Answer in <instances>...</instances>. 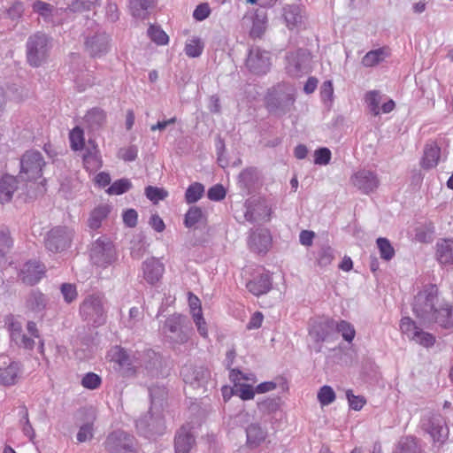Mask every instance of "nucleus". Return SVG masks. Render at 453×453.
I'll return each mask as SVG.
<instances>
[{"mask_svg":"<svg viewBox=\"0 0 453 453\" xmlns=\"http://www.w3.org/2000/svg\"><path fill=\"white\" fill-rule=\"evenodd\" d=\"M382 99V95L378 90L368 91L365 96V102L369 108L370 111L378 116L380 114V104Z\"/></svg>","mask_w":453,"mask_h":453,"instance_id":"a19ab883","label":"nucleus"},{"mask_svg":"<svg viewBox=\"0 0 453 453\" xmlns=\"http://www.w3.org/2000/svg\"><path fill=\"white\" fill-rule=\"evenodd\" d=\"M389 52L387 48H380L377 50H370L362 58V64L366 67L374 66L382 62Z\"/></svg>","mask_w":453,"mask_h":453,"instance_id":"c9c22d12","label":"nucleus"},{"mask_svg":"<svg viewBox=\"0 0 453 453\" xmlns=\"http://www.w3.org/2000/svg\"><path fill=\"white\" fill-rule=\"evenodd\" d=\"M148 35L158 45H165L168 43L169 37L164 30L157 26H150L148 29Z\"/></svg>","mask_w":453,"mask_h":453,"instance_id":"603ef678","label":"nucleus"},{"mask_svg":"<svg viewBox=\"0 0 453 453\" xmlns=\"http://www.w3.org/2000/svg\"><path fill=\"white\" fill-rule=\"evenodd\" d=\"M196 444L193 427L189 425L182 426L175 435V453H189Z\"/></svg>","mask_w":453,"mask_h":453,"instance_id":"f3484780","label":"nucleus"},{"mask_svg":"<svg viewBox=\"0 0 453 453\" xmlns=\"http://www.w3.org/2000/svg\"><path fill=\"white\" fill-rule=\"evenodd\" d=\"M318 265L320 267H326L334 259V250L330 246H323L318 251L317 257Z\"/></svg>","mask_w":453,"mask_h":453,"instance_id":"49530a36","label":"nucleus"},{"mask_svg":"<svg viewBox=\"0 0 453 453\" xmlns=\"http://www.w3.org/2000/svg\"><path fill=\"white\" fill-rule=\"evenodd\" d=\"M204 192V187L199 182L192 183L185 193V199L188 203L197 202Z\"/></svg>","mask_w":453,"mask_h":453,"instance_id":"8fccbe9b","label":"nucleus"},{"mask_svg":"<svg viewBox=\"0 0 453 453\" xmlns=\"http://www.w3.org/2000/svg\"><path fill=\"white\" fill-rule=\"evenodd\" d=\"M400 330L409 340L416 343L429 348L435 342L434 336L427 332H425L409 317H404L400 321Z\"/></svg>","mask_w":453,"mask_h":453,"instance_id":"9d476101","label":"nucleus"},{"mask_svg":"<svg viewBox=\"0 0 453 453\" xmlns=\"http://www.w3.org/2000/svg\"><path fill=\"white\" fill-rule=\"evenodd\" d=\"M270 217V209L265 203H259L256 208L249 206L245 212V219L248 221L264 220L267 221Z\"/></svg>","mask_w":453,"mask_h":453,"instance_id":"f704fd0d","label":"nucleus"},{"mask_svg":"<svg viewBox=\"0 0 453 453\" xmlns=\"http://www.w3.org/2000/svg\"><path fill=\"white\" fill-rule=\"evenodd\" d=\"M376 244L380 251V256L383 260L389 261L395 256V249L390 242L384 237H379Z\"/></svg>","mask_w":453,"mask_h":453,"instance_id":"c03bdc74","label":"nucleus"},{"mask_svg":"<svg viewBox=\"0 0 453 453\" xmlns=\"http://www.w3.org/2000/svg\"><path fill=\"white\" fill-rule=\"evenodd\" d=\"M334 328H336L346 342H351L354 340L356 330L351 323L346 320H341L339 322H335Z\"/></svg>","mask_w":453,"mask_h":453,"instance_id":"de8ad7c7","label":"nucleus"},{"mask_svg":"<svg viewBox=\"0 0 453 453\" xmlns=\"http://www.w3.org/2000/svg\"><path fill=\"white\" fill-rule=\"evenodd\" d=\"M45 165L41 152L37 150L27 151L20 159L19 178L27 182L40 180V183L42 184L45 181V179L42 178V168Z\"/></svg>","mask_w":453,"mask_h":453,"instance_id":"39448f33","label":"nucleus"},{"mask_svg":"<svg viewBox=\"0 0 453 453\" xmlns=\"http://www.w3.org/2000/svg\"><path fill=\"white\" fill-rule=\"evenodd\" d=\"M318 400L322 406H326L335 400V393L329 386H323L318 392Z\"/></svg>","mask_w":453,"mask_h":453,"instance_id":"4d7b16f0","label":"nucleus"},{"mask_svg":"<svg viewBox=\"0 0 453 453\" xmlns=\"http://www.w3.org/2000/svg\"><path fill=\"white\" fill-rule=\"evenodd\" d=\"M335 321L332 319H323L312 324L309 330L310 336L317 342L327 341L334 329Z\"/></svg>","mask_w":453,"mask_h":453,"instance_id":"412c9836","label":"nucleus"},{"mask_svg":"<svg viewBox=\"0 0 453 453\" xmlns=\"http://www.w3.org/2000/svg\"><path fill=\"white\" fill-rule=\"evenodd\" d=\"M26 46L27 62L30 65L37 67L47 60L51 41L47 35L38 32L28 37Z\"/></svg>","mask_w":453,"mask_h":453,"instance_id":"20e7f679","label":"nucleus"},{"mask_svg":"<svg viewBox=\"0 0 453 453\" xmlns=\"http://www.w3.org/2000/svg\"><path fill=\"white\" fill-rule=\"evenodd\" d=\"M257 179V171L255 168H247L239 174V182L244 188H250Z\"/></svg>","mask_w":453,"mask_h":453,"instance_id":"5fc2aeb1","label":"nucleus"},{"mask_svg":"<svg viewBox=\"0 0 453 453\" xmlns=\"http://www.w3.org/2000/svg\"><path fill=\"white\" fill-rule=\"evenodd\" d=\"M156 422H157V418H153V414L150 413L149 416L136 421V427L141 433L146 434L147 429L150 430V426H154Z\"/></svg>","mask_w":453,"mask_h":453,"instance_id":"e2e57ef3","label":"nucleus"},{"mask_svg":"<svg viewBox=\"0 0 453 453\" xmlns=\"http://www.w3.org/2000/svg\"><path fill=\"white\" fill-rule=\"evenodd\" d=\"M69 140L72 150H81L85 145L83 130L79 127L73 128L69 134Z\"/></svg>","mask_w":453,"mask_h":453,"instance_id":"a18cd8bd","label":"nucleus"},{"mask_svg":"<svg viewBox=\"0 0 453 453\" xmlns=\"http://www.w3.org/2000/svg\"><path fill=\"white\" fill-rule=\"evenodd\" d=\"M81 319L93 326H100L106 322L104 297L101 294H92L84 298L80 305Z\"/></svg>","mask_w":453,"mask_h":453,"instance_id":"7ed1b4c3","label":"nucleus"},{"mask_svg":"<svg viewBox=\"0 0 453 453\" xmlns=\"http://www.w3.org/2000/svg\"><path fill=\"white\" fill-rule=\"evenodd\" d=\"M111 211V206L107 203L100 204L90 213L88 219V226L93 229H98L104 219L107 218Z\"/></svg>","mask_w":453,"mask_h":453,"instance_id":"72a5a7b5","label":"nucleus"},{"mask_svg":"<svg viewBox=\"0 0 453 453\" xmlns=\"http://www.w3.org/2000/svg\"><path fill=\"white\" fill-rule=\"evenodd\" d=\"M185 383L194 388L203 386L210 377V372L204 367L184 366L180 372Z\"/></svg>","mask_w":453,"mask_h":453,"instance_id":"a211bd4d","label":"nucleus"},{"mask_svg":"<svg viewBox=\"0 0 453 453\" xmlns=\"http://www.w3.org/2000/svg\"><path fill=\"white\" fill-rule=\"evenodd\" d=\"M22 373L20 363L8 357H0V385L10 387L15 385Z\"/></svg>","mask_w":453,"mask_h":453,"instance_id":"2eb2a0df","label":"nucleus"},{"mask_svg":"<svg viewBox=\"0 0 453 453\" xmlns=\"http://www.w3.org/2000/svg\"><path fill=\"white\" fill-rule=\"evenodd\" d=\"M433 315V319H427L426 324L435 323L444 328L453 326V307L448 303L441 302Z\"/></svg>","mask_w":453,"mask_h":453,"instance_id":"5701e85b","label":"nucleus"},{"mask_svg":"<svg viewBox=\"0 0 453 453\" xmlns=\"http://www.w3.org/2000/svg\"><path fill=\"white\" fill-rule=\"evenodd\" d=\"M394 453H419V450L413 437H404L399 441Z\"/></svg>","mask_w":453,"mask_h":453,"instance_id":"09e8293b","label":"nucleus"},{"mask_svg":"<svg viewBox=\"0 0 453 453\" xmlns=\"http://www.w3.org/2000/svg\"><path fill=\"white\" fill-rule=\"evenodd\" d=\"M208 198L211 201H220L226 196V190L222 185L217 184L209 188Z\"/></svg>","mask_w":453,"mask_h":453,"instance_id":"69168bd1","label":"nucleus"},{"mask_svg":"<svg viewBox=\"0 0 453 453\" xmlns=\"http://www.w3.org/2000/svg\"><path fill=\"white\" fill-rule=\"evenodd\" d=\"M441 150L435 142L427 143L424 150L421 165L426 169L435 167L439 162Z\"/></svg>","mask_w":453,"mask_h":453,"instance_id":"473e14b6","label":"nucleus"},{"mask_svg":"<svg viewBox=\"0 0 453 453\" xmlns=\"http://www.w3.org/2000/svg\"><path fill=\"white\" fill-rule=\"evenodd\" d=\"M188 305L190 308L192 318L202 316L203 312L201 308V302L197 296H196L193 294H189Z\"/></svg>","mask_w":453,"mask_h":453,"instance_id":"338daca9","label":"nucleus"},{"mask_svg":"<svg viewBox=\"0 0 453 453\" xmlns=\"http://www.w3.org/2000/svg\"><path fill=\"white\" fill-rule=\"evenodd\" d=\"M19 189L18 180L12 175H4L0 179V203H9L15 191Z\"/></svg>","mask_w":453,"mask_h":453,"instance_id":"c85d7f7f","label":"nucleus"},{"mask_svg":"<svg viewBox=\"0 0 453 453\" xmlns=\"http://www.w3.org/2000/svg\"><path fill=\"white\" fill-rule=\"evenodd\" d=\"M435 259L442 267H453V238H442L436 242Z\"/></svg>","mask_w":453,"mask_h":453,"instance_id":"6ab92c4d","label":"nucleus"},{"mask_svg":"<svg viewBox=\"0 0 453 453\" xmlns=\"http://www.w3.org/2000/svg\"><path fill=\"white\" fill-rule=\"evenodd\" d=\"M271 287L272 280L268 273H263L247 283V288L255 296H260L267 293Z\"/></svg>","mask_w":453,"mask_h":453,"instance_id":"c756f323","label":"nucleus"},{"mask_svg":"<svg viewBox=\"0 0 453 453\" xmlns=\"http://www.w3.org/2000/svg\"><path fill=\"white\" fill-rule=\"evenodd\" d=\"M109 453H135L134 438L124 431H114L105 441Z\"/></svg>","mask_w":453,"mask_h":453,"instance_id":"9b49d317","label":"nucleus"},{"mask_svg":"<svg viewBox=\"0 0 453 453\" xmlns=\"http://www.w3.org/2000/svg\"><path fill=\"white\" fill-rule=\"evenodd\" d=\"M143 318L142 311L137 307H132L128 312V318L124 321L125 326L133 328Z\"/></svg>","mask_w":453,"mask_h":453,"instance_id":"680f3d73","label":"nucleus"},{"mask_svg":"<svg viewBox=\"0 0 453 453\" xmlns=\"http://www.w3.org/2000/svg\"><path fill=\"white\" fill-rule=\"evenodd\" d=\"M12 245V241L9 233L6 230H0V269L4 268L7 264L5 254Z\"/></svg>","mask_w":453,"mask_h":453,"instance_id":"79ce46f5","label":"nucleus"},{"mask_svg":"<svg viewBox=\"0 0 453 453\" xmlns=\"http://www.w3.org/2000/svg\"><path fill=\"white\" fill-rule=\"evenodd\" d=\"M73 231L65 226L52 228L45 238V247L50 252H61L71 243Z\"/></svg>","mask_w":453,"mask_h":453,"instance_id":"ddd939ff","label":"nucleus"},{"mask_svg":"<svg viewBox=\"0 0 453 453\" xmlns=\"http://www.w3.org/2000/svg\"><path fill=\"white\" fill-rule=\"evenodd\" d=\"M421 426L433 438L434 441H441L448 436V428L443 418L440 415H433L423 418Z\"/></svg>","mask_w":453,"mask_h":453,"instance_id":"dca6fc26","label":"nucleus"},{"mask_svg":"<svg viewBox=\"0 0 453 453\" xmlns=\"http://www.w3.org/2000/svg\"><path fill=\"white\" fill-rule=\"evenodd\" d=\"M47 297L41 292L33 291L27 300V307L35 312L42 311L47 305Z\"/></svg>","mask_w":453,"mask_h":453,"instance_id":"ea45409f","label":"nucleus"},{"mask_svg":"<svg viewBox=\"0 0 453 453\" xmlns=\"http://www.w3.org/2000/svg\"><path fill=\"white\" fill-rule=\"evenodd\" d=\"M108 358L118 365L115 368L125 376L134 374L141 366L140 362L134 356H131L119 346H114L109 350Z\"/></svg>","mask_w":453,"mask_h":453,"instance_id":"6e6552de","label":"nucleus"},{"mask_svg":"<svg viewBox=\"0 0 453 453\" xmlns=\"http://www.w3.org/2000/svg\"><path fill=\"white\" fill-rule=\"evenodd\" d=\"M160 334L169 344L182 345L189 340L191 328L188 325L186 317L175 313L165 319L160 327Z\"/></svg>","mask_w":453,"mask_h":453,"instance_id":"f03ea898","label":"nucleus"},{"mask_svg":"<svg viewBox=\"0 0 453 453\" xmlns=\"http://www.w3.org/2000/svg\"><path fill=\"white\" fill-rule=\"evenodd\" d=\"M245 65L250 73L264 75L271 68V54L259 47H252L249 51Z\"/></svg>","mask_w":453,"mask_h":453,"instance_id":"1a4fd4ad","label":"nucleus"},{"mask_svg":"<svg viewBox=\"0 0 453 453\" xmlns=\"http://www.w3.org/2000/svg\"><path fill=\"white\" fill-rule=\"evenodd\" d=\"M268 436L265 426L259 423H251L246 428L247 446L250 449H257L264 443Z\"/></svg>","mask_w":453,"mask_h":453,"instance_id":"b1692460","label":"nucleus"},{"mask_svg":"<svg viewBox=\"0 0 453 453\" xmlns=\"http://www.w3.org/2000/svg\"><path fill=\"white\" fill-rule=\"evenodd\" d=\"M286 26L290 30H300L305 27V12L298 5H288L283 9Z\"/></svg>","mask_w":453,"mask_h":453,"instance_id":"aec40b11","label":"nucleus"},{"mask_svg":"<svg viewBox=\"0 0 453 453\" xmlns=\"http://www.w3.org/2000/svg\"><path fill=\"white\" fill-rule=\"evenodd\" d=\"M350 182L365 195L373 193L380 184L378 174L374 171L366 168L355 172L350 177Z\"/></svg>","mask_w":453,"mask_h":453,"instance_id":"f8f14e48","label":"nucleus"},{"mask_svg":"<svg viewBox=\"0 0 453 453\" xmlns=\"http://www.w3.org/2000/svg\"><path fill=\"white\" fill-rule=\"evenodd\" d=\"M101 382V377L94 372L86 373L81 380V385L90 390L98 388Z\"/></svg>","mask_w":453,"mask_h":453,"instance_id":"bf43d9fd","label":"nucleus"},{"mask_svg":"<svg viewBox=\"0 0 453 453\" xmlns=\"http://www.w3.org/2000/svg\"><path fill=\"white\" fill-rule=\"evenodd\" d=\"M43 273L44 266L37 261L26 263L20 271L23 282L29 285L37 283L42 279Z\"/></svg>","mask_w":453,"mask_h":453,"instance_id":"a878e982","label":"nucleus"},{"mask_svg":"<svg viewBox=\"0 0 453 453\" xmlns=\"http://www.w3.org/2000/svg\"><path fill=\"white\" fill-rule=\"evenodd\" d=\"M267 19L264 11H257L252 19L250 35L253 37H260L266 29Z\"/></svg>","mask_w":453,"mask_h":453,"instance_id":"4c0bfd02","label":"nucleus"},{"mask_svg":"<svg viewBox=\"0 0 453 453\" xmlns=\"http://www.w3.org/2000/svg\"><path fill=\"white\" fill-rule=\"evenodd\" d=\"M90 258L96 266L106 268L116 261V250L106 237H100L92 245Z\"/></svg>","mask_w":453,"mask_h":453,"instance_id":"423d86ee","label":"nucleus"},{"mask_svg":"<svg viewBox=\"0 0 453 453\" xmlns=\"http://www.w3.org/2000/svg\"><path fill=\"white\" fill-rule=\"evenodd\" d=\"M203 46V42L199 37H192L187 41L184 50L187 56L197 58L202 54Z\"/></svg>","mask_w":453,"mask_h":453,"instance_id":"37998d69","label":"nucleus"},{"mask_svg":"<svg viewBox=\"0 0 453 453\" xmlns=\"http://www.w3.org/2000/svg\"><path fill=\"white\" fill-rule=\"evenodd\" d=\"M320 96L324 104L327 108H330L334 102V87L331 81L323 82L320 88Z\"/></svg>","mask_w":453,"mask_h":453,"instance_id":"864d4df0","label":"nucleus"},{"mask_svg":"<svg viewBox=\"0 0 453 453\" xmlns=\"http://www.w3.org/2000/svg\"><path fill=\"white\" fill-rule=\"evenodd\" d=\"M271 243V236L266 229H257L251 233L249 245L251 250L261 253L267 250Z\"/></svg>","mask_w":453,"mask_h":453,"instance_id":"bb28decb","label":"nucleus"},{"mask_svg":"<svg viewBox=\"0 0 453 453\" xmlns=\"http://www.w3.org/2000/svg\"><path fill=\"white\" fill-rule=\"evenodd\" d=\"M230 380L234 382L231 389L232 394L238 395L242 400H250L254 397L255 391L253 387L242 381H253L252 373L244 374L239 370L232 369L229 373Z\"/></svg>","mask_w":453,"mask_h":453,"instance_id":"4468645a","label":"nucleus"},{"mask_svg":"<svg viewBox=\"0 0 453 453\" xmlns=\"http://www.w3.org/2000/svg\"><path fill=\"white\" fill-rule=\"evenodd\" d=\"M60 291L64 297L65 302L67 303H71L78 296V292H77L75 285L71 284V283L62 284L60 287Z\"/></svg>","mask_w":453,"mask_h":453,"instance_id":"052dcab7","label":"nucleus"},{"mask_svg":"<svg viewBox=\"0 0 453 453\" xmlns=\"http://www.w3.org/2000/svg\"><path fill=\"white\" fill-rule=\"evenodd\" d=\"M441 302H439L438 288L434 284H427L418 292L412 303V311L418 319L424 324L427 319H433L435 309Z\"/></svg>","mask_w":453,"mask_h":453,"instance_id":"f257e3e1","label":"nucleus"},{"mask_svg":"<svg viewBox=\"0 0 453 453\" xmlns=\"http://www.w3.org/2000/svg\"><path fill=\"white\" fill-rule=\"evenodd\" d=\"M145 194L148 199H150L154 203H157L159 201L164 200L168 196V192L164 188L152 186H149L146 188Z\"/></svg>","mask_w":453,"mask_h":453,"instance_id":"13d9d810","label":"nucleus"},{"mask_svg":"<svg viewBox=\"0 0 453 453\" xmlns=\"http://www.w3.org/2000/svg\"><path fill=\"white\" fill-rule=\"evenodd\" d=\"M10 337L18 346L31 349L34 347V340L22 333V324L13 318L8 319Z\"/></svg>","mask_w":453,"mask_h":453,"instance_id":"4be33fe9","label":"nucleus"},{"mask_svg":"<svg viewBox=\"0 0 453 453\" xmlns=\"http://www.w3.org/2000/svg\"><path fill=\"white\" fill-rule=\"evenodd\" d=\"M143 278L149 284H155L163 275L164 265L155 257L145 260L142 264Z\"/></svg>","mask_w":453,"mask_h":453,"instance_id":"393cba45","label":"nucleus"},{"mask_svg":"<svg viewBox=\"0 0 453 453\" xmlns=\"http://www.w3.org/2000/svg\"><path fill=\"white\" fill-rule=\"evenodd\" d=\"M83 164L85 168L89 172L96 171L102 166L99 150L94 142H88V146L83 155Z\"/></svg>","mask_w":453,"mask_h":453,"instance_id":"cd10ccee","label":"nucleus"},{"mask_svg":"<svg viewBox=\"0 0 453 453\" xmlns=\"http://www.w3.org/2000/svg\"><path fill=\"white\" fill-rule=\"evenodd\" d=\"M105 118L106 114L102 109L92 108L84 116V121L91 129H96L104 123Z\"/></svg>","mask_w":453,"mask_h":453,"instance_id":"e433bc0d","label":"nucleus"},{"mask_svg":"<svg viewBox=\"0 0 453 453\" xmlns=\"http://www.w3.org/2000/svg\"><path fill=\"white\" fill-rule=\"evenodd\" d=\"M285 69L291 77H301L311 71V55L306 50L299 49L286 56Z\"/></svg>","mask_w":453,"mask_h":453,"instance_id":"0eeeda50","label":"nucleus"},{"mask_svg":"<svg viewBox=\"0 0 453 453\" xmlns=\"http://www.w3.org/2000/svg\"><path fill=\"white\" fill-rule=\"evenodd\" d=\"M314 162L317 165H327L331 159V151L327 148H321L315 151Z\"/></svg>","mask_w":453,"mask_h":453,"instance_id":"774afa93","label":"nucleus"},{"mask_svg":"<svg viewBox=\"0 0 453 453\" xmlns=\"http://www.w3.org/2000/svg\"><path fill=\"white\" fill-rule=\"evenodd\" d=\"M203 219V213L199 207H191L185 215L184 224L187 227H192L201 222Z\"/></svg>","mask_w":453,"mask_h":453,"instance_id":"3c124183","label":"nucleus"},{"mask_svg":"<svg viewBox=\"0 0 453 453\" xmlns=\"http://www.w3.org/2000/svg\"><path fill=\"white\" fill-rule=\"evenodd\" d=\"M154 5V0H129V11L136 19H146Z\"/></svg>","mask_w":453,"mask_h":453,"instance_id":"2f4dec72","label":"nucleus"},{"mask_svg":"<svg viewBox=\"0 0 453 453\" xmlns=\"http://www.w3.org/2000/svg\"><path fill=\"white\" fill-rule=\"evenodd\" d=\"M132 187V183L127 179H121L113 182L107 189L110 195H121L128 191Z\"/></svg>","mask_w":453,"mask_h":453,"instance_id":"6e6d98bb","label":"nucleus"},{"mask_svg":"<svg viewBox=\"0 0 453 453\" xmlns=\"http://www.w3.org/2000/svg\"><path fill=\"white\" fill-rule=\"evenodd\" d=\"M150 397V412L162 406V401L165 399L167 392L163 385H156L149 387Z\"/></svg>","mask_w":453,"mask_h":453,"instance_id":"58836bf2","label":"nucleus"},{"mask_svg":"<svg viewBox=\"0 0 453 453\" xmlns=\"http://www.w3.org/2000/svg\"><path fill=\"white\" fill-rule=\"evenodd\" d=\"M346 396L349 404V407L354 411H360L365 403V399L360 395H354L351 390H348Z\"/></svg>","mask_w":453,"mask_h":453,"instance_id":"0e129e2a","label":"nucleus"},{"mask_svg":"<svg viewBox=\"0 0 453 453\" xmlns=\"http://www.w3.org/2000/svg\"><path fill=\"white\" fill-rule=\"evenodd\" d=\"M86 45L91 55L101 56L108 50L109 36L106 35H95L87 41Z\"/></svg>","mask_w":453,"mask_h":453,"instance_id":"7c9ffc66","label":"nucleus"}]
</instances>
